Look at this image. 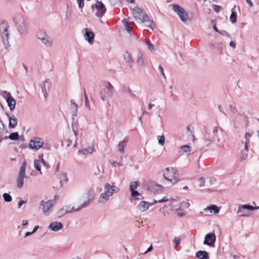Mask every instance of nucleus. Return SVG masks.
Instances as JSON below:
<instances>
[{
    "mask_svg": "<svg viewBox=\"0 0 259 259\" xmlns=\"http://www.w3.org/2000/svg\"><path fill=\"white\" fill-rule=\"evenodd\" d=\"M171 197H168V196H164L161 199L158 201V203H163L166 202H169L170 203V200H171Z\"/></svg>",
    "mask_w": 259,
    "mask_h": 259,
    "instance_id": "nucleus-45",
    "label": "nucleus"
},
{
    "mask_svg": "<svg viewBox=\"0 0 259 259\" xmlns=\"http://www.w3.org/2000/svg\"><path fill=\"white\" fill-rule=\"evenodd\" d=\"M153 249V247H152V245H151L148 248V249H147V250L144 252V254H146L147 252H149V251H151Z\"/></svg>",
    "mask_w": 259,
    "mask_h": 259,
    "instance_id": "nucleus-59",
    "label": "nucleus"
},
{
    "mask_svg": "<svg viewBox=\"0 0 259 259\" xmlns=\"http://www.w3.org/2000/svg\"><path fill=\"white\" fill-rule=\"evenodd\" d=\"M127 144V140L126 139H124L122 141L120 142L117 145V148L118 151L121 154H123L124 151V148L126 146Z\"/></svg>",
    "mask_w": 259,
    "mask_h": 259,
    "instance_id": "nucleus-31",
    "label": "nucleus"
},
{
    "mask_svg": "<svg viewBox=\"0 0 259 259\" xmlns=\"http://www.w3.org/2000/svg\"><path fill=\"white\" fill-rule=\"evenodd\" d=\"M27 201L26 200H20L18 202V208L20 209L22 206L24 204L26 203Z\"/></svg>",
    "mask_w": 259,
    "mask_h": 259,
    "instance_id": "nucleus-54",
    "label": "nucleus"
},
{
    "mask_svg": "<svg viewBox=\"0 0 259 259\" xmlns=\"http://www.w3.org/2000/svg\"><path fill=\"white\" fill-rule=\"evenodd\" d=\"M172 7L173 11L179 17L181 22L185 23L189 19V16L185 9L177 4L173 5Z\"/></svg>",
    "mask_w": 259,
    "mask_h": 259,
    "instance_id": "nucleus-8",
    "label": "nucleus"
},
{
    "mask_svg": "<svg viewBox=\"0 0 259 259\" xmlns=\"http://www.w3.org/2000/svg\"><path fill=\"white\" fill-rule=\"evenodd\" d=\"M132 14L135 19L138 22L143 23L148 18V16L139 7H136L132 10Z\"/></svg>",
    "mask_w": 259,
    "mask_h": 259,
    "instance_id": "nucleus-10",
    "label": "nucleus"
},
{
    "mask_svg": "<svg viewBox=\"0 0 259 259\" xmlns=\"http://www.w3.org/2000/svg\"><path fill=\"white\" fill-rule=\"evenodd\" d=\"M179 176L178 170L173 167L166 168L163 171V176L165 179L173 184L178 182Z\"/></svg>",
    "mask_w": 259,
    "mask_h": 259,
    "instance_id": "nucleus-6",
    "label": "nucleus"
},
{
    "mask_svg": "<svg viewBox=\"0 0 259 259\" xmlns=\"http://www.w3.org/2000/svg\"><path fill=\"white\" fill-rule=\"evenodd\" d=\"M176 213L180 217H183L186 215V213L185 210L181 209V207L178 208L175 210Z\"/></svg>",
    "mask_w": 259,
    "mask_h": 259,
    "instance_id": "nucleus-36",
    "label": "nucleus"
},
{
    "mask_svg": "<svg viewBox=\"0 0 259 259\" xmlns=\"http://www.w3.org/2000/svg\"><path fill=\"white\" fill-rule=\"evenodd\" d=\"M145 23V26L149 27L152 29H154L155 28V25L152 20H149L148 18L144 21Z\"/></svg>",
    "mask_w": 259,
    "mask_h": 259,
    "instance_id": "nucleus-34",
    "label": "nucleus"
},
{
    "mask_svg": "<svg viewBox=\"0 0 259 259\" xmlns=\"http://www.w3.org/2000/svg\"><path fill=\"white\" fill-rule=\"evenodd\" d=\"M158 70L160 72V75H162L164 78H165V75L164 73L163 69L162 67L161 66V65L158 66Z\"/></svg>",
    "mask_w": 259,
    "mask_h": 259,
    "instance_id": "nucleus-53",
    "label": "nucleus"
},
{
    "mask_svg": "<svg viewBox=\"0 0 259 259\" xmlns=\"http://www.w3.org/2000/svg\"><path fill=\"white\" fill-rule=\"evenodd\" d=\"M58 177L60 180V183L61 185H63L64 183H67L68 182L67 175L65 172H59L58 173Z\"/></svg>",
    "mask_w": 259,
    "mask_h": 259,
    "instance_id": "nucleus-26",
    "label": "nucleus"
},
{
    "mask_svg": "<svg viewBox=\"0 0 259 259\" xmlns=\"http://www.w3.org/2000/svg\"><path fill=\"white\" fill-rule=\"evenodd\" d=\"M4 130V125L2 121L0 119V132L3 131Z\"/></svg>",
    "mask_w": 259,
    "mask_h": 259,
    "instance_id": "nucleus-60",
    "label": "nucleus"
},
{
    "mask_svg": "<svg viewBox=\"0 0 259 259\" xmlns=\"http://www.w3.org/2000/svg\"><path fill=\"white\" fill-rule=\"evenodd\" d=\"M42 163H43V164L46 166L47 168H49L50 167V165L49 164V163L48 162H47L45 159L43 158V155L42 154H41V161Z\"/></svg>",
    "mask_w": 259,
    "mask_h": 259,
    "instance_id": "nucleus-56",
    "label": "nucleus"
},
{
    "mask_svg": "<svg viewBox=\"0 0 259 259\" xmlns=\"http://www.w3.org/2000/svg\"><path fill=\"white\" fill-rule=\"evenodd\" d=\"M145 41L149 51H150L151 52H153L156 51V49L155 48L154 45L152 43L149 38L146 37L145 39Z\"/></svg>",
    "mask_w": 259,
    "mask_h": 259,
    "instance_id": "nucleus-33",
    "label": "nucleus"
},
{
    "mask_svg": "<svg viewBox=\"0 0 259 259\" xmlns=\"http://www.w3.org/2000/svg\"><path fill=\"white\" fill-rule=\"evenodd\" d=\"M91 9L96 16L99 18L102 17L106 11V8L104 5L99 1H97L95 6L92 5Z\"/></svg>",
    "mask_w": 259,
    "mask_h": 259,
    "instance_id": "nucleus-12",
    "label": "nucleus"
},
{
    "mask_svg": "<svg viewBox=\"0 0 259 259\" xmlns=\"http://www.w3.org/2000/svg\"><path fill=\"white\" fill-rule=\"evenodd\" d=\"M78 106L75 100L72 99L70 100V111L72 115V118L74 120L75 118L78 114Z\"/></svg>",
    "mask_w": 259,
    "mask_h": 259,
    "instance_id": "nucleus-17",
    "label": "nucleus"
},
{
    "mask_svg": "<svg viewBox=\"0 0 259 259\" xmlns=\"http://www.w3.org/2000/svg\"><path fill=\"white\" fill-rule=\"evenodd\" d=\"M213 9L216 12H219L221 9V8L219 6L215 5L214 6Z\"/></svg>",
    "mask_w": 259,
    "mask_h": 259,
    "instance_id": "nucleus-58",
    "label": "nucleus"
},
{
    "mask_svg": "<svg viewBox=\"0 0 259 259\" xmlns=\"http://www.w3.org/2000/svg\"><path fill=\"white\" fill-rule=\"evenodd\" d=\"M230 20L233 24L236 23L237 20V14L235 12H232L230 17Z\"/></svg>",
    "mask_w": 259,
    "mask_h": 259,
    "instance_id": "nucleus-42",
    "label": "nucleus"
},
{
    "mask_svg": "<svg viewBox=\"0 0 259 259\" xmlns=\"http://www.w3.org/2000/svg\"><path fill=\"white\" fill-rule=\"evenodd\" d=\"M114 91L113 85L109 82L104 84V88L100 92V97L102 101H105L112 96Z\"/></svg>",
    "mask_w": 259,
    "mask_h": 259,
    "instance_id": "nucleus-7",
    "label": "nucleus"
},
{
    "mask_svg": "<svg viewBox=\"0 0 259 259\" xmlns=\"http://www.w3.org/2000/svg\"><path fill=\"white\" fill-rule=\"evenodd\" d=\"M150 207V202L142 201L137 205V208L140 212H144Z\"/></svg>",
    "mask_w": 259,
    "mask_h": 259,
    "instance_id": "nucleus-23",
    "label": "nucleus"
},
{
    "mask_svg": "<svg viewBox=\"0 0 259 259\" xmlns=\"http://www.w3.org/2000/svg\"><path fill=\"white\" fill-rule=\"evenodd\" d=\"M217 128H215L213 130V133L214 134V136L212 137L213 141L215 143L217 146L219 148H223L224 147V142L223 141H221L220 139L215 134L217 133Z\"/></svg>",
    "mask_w": 259,
    "mask_h": 259,
    "instance_id": "nucleus-21",
    "label": "nucleus"
},
{
    "mask_svg": "<svg viewBox=\"0 0 259 259\" xmlns=\"http://www.w3.org/2000/svg\"><path fill=\"white\" fill-rule=\"evenodd\" d=\"M94 34L90 31H87L84 35V39L88 41L89 43L92 44L94 39Z\"/></svg>",
    "mask_w": 259,
    "mask_h": 259,
    "instance_id": "nucleus-28",
    "label": "nucleus"
},
{
    "mask_svg": "<svg viewBox=\"0 0 259 259\" xmlns=\"http://www.w3.org/2000/svg\"><path fill=\"white\" fill-rule=\"evenodd\" d=\"M158 202V201H157L156 200H153V202H150V206H152L153 205H155L156 204V203H157Z\"/></svg>",
    "mask_w": 259,
    "mask_h": 259,
    "instance_id": "nucleus-63",
    "label": "nucleus"
},
{
    "mask_svg": "<svg viewBox=\"0 0 259 259\" xmlns=\"http://www.w3.org/2000/svg\"><path fill=\"white\" fill-rule=\"evenodd\" d=\"M196 256L199 259H209L208 252L206 251H198L196 253Z\"/></svg>",
    "mask_w": 259,
    "mask_h": 259,
    "instance_id": "nucleus-30",
    "label": "nucleus"
},
{
    "mask_svg": "<svg viewBox=\"0 0 259 259\" xmlns=\"http://www.w3.org/2000/svg\"><path fill=\"white\" fill-rule=\"evenodd\" d=\"M2 96L6 99V100L8 99V98L9 99L12 97L11 93L7 91L2 92Z\"/></svg>",
    "mask_w": 259,
    "mask_h": 259,
    "instance_id": "nucleus-44",
    "label": "nucleus"
},
{
    "mask_svg": "<svg viewBox=\"0 0 259 259\" xmlns=\"http://www.w3.org/2000/svg\"><path fill=\"white\" fill-rule=\"evenodd\" d=\"M251 135L250 133H246L245 135V142H249V140H250V138L251 137Z\"/></svg>",
    "mask_w": 259,
    "mask_h": 259,
    "instance_id": "nucleus-52",
    "label": "nucleus"
},
{
    "mask_svg": "<svg viewBox=\"0 0 259 259\" xmlns=\"http://www.w3.org/2000/svg\"><path fill=\"white\" fill-rule=\"evenodd\" d=\"M230 46L233 49H235L236 47V44L234 41H231L229 44Z\"/></svg>",
    "mask_w": 259,
    "mask_h": 259,
    "instance_id": "nucleus-61",
    "label": "nucleus"
},
{
    "mask_svg": "<svg viewBox=\"0 0 259 259\" xmlns=\"http://www.w3.org/2000/svg\"><path fill=\"white\" fill-rule=\"evenodd\" d=\"M247 155H248L247 152L242 151H241V152L240 154L239 157L241 160H245L247 158Z\"/></svg>",
    "mask_w": 259,
    "mask_h": 259,
    "instance_id": "nucleus-46",
    "label": "nucleus"
},
{
    "mask_svg": "<svg viewBox=\"0 0 259 259\" xmlns=\"http://www.w3.org/2000/svg\"><path fill=\"white\" fill-rule=\"evenodd\" d=\"M169 206L172 210H175L178 208L181 207L182 205L180 201L177 199L172 198L170 201Z\"/></svg>",
    "mask_w": 259,
    "mask_h": 259,
    "instance_id": "nucleus-25",
    "label": "nucleus"
},
{
    "mask_svg": "<svg viewBox=\"0 0 259 259\" xmlns=\"http://www.w3.org/2000/svg\"><path fill=\"white\" fill-rule=\"evenodd\" d=\"M42 206V212L45 216H49L53 211L54 205L53 200L44 201L41 200L40 203Z\"/></svg>",
    "mask_w": 259,
    "mask_h": 259,
    "instance_id": "nucleus-13",
    "label": "nucleus"
},
{
    "mask_svg": "<svg viewBox=\"0 0 259 259\" xmlns=\"http://www.w3.org/2000/svg\"><path fill=\"white\" fill-rule=\"evenodd\" d=\"M44 98L46 99L50 92L52 87L51 81L46 79L39 84Z\"/></svg>",
    "mask_w": 259,
    "mask_h": 259,
    "instance_id": "nucleus-15",
    "label": "nucleus"
},
{
    "mask_svg": "<svg viewBox=\"0 0 259 259\" xmlns=\"http://www.w3.org/2000/svg\"><path fill=\"white\" fill-rule=\"evenodd\" d=\"M215 239L216 237L214 234H207L205 236L203 244L208 245L209 246H211L212 244L215 242Z\"/></svg>",
    "mask_w": 259,
    "mask_h": 259,
    "instance_id": "nucleus-18",
    "label": "nucleus"
},
{
    "mask_svg": "<svg viewBox=\"0 0 259 259\" xmlns=\"http://www.w3.org/2000/svg\"><path fill=\"white\" fill-rule=\"evenodd\" d=\"M157 139L158 141V144L161 146H163L165 143V137L163 136H158Z\"/></svg>",
    "mask_w": 259,
    "mask_h": 259,
    "instance_id": "nucleus-43",
    "label": "nucleus"
},
{
    "mask_svg": "<svg viewBox=\"0 0 259 259\" xmlns=\"http://www.w3.org/2000/svg\"><path fill=\"white\" fill-rule=\"evenodd\" d=\"M180 149L183 150L184 153H189L191 151V148L189 145H184L180 147Z\"/></svg>",
    "mask_w": 259,
    "mask_h": 259,
    "instance_id": "nucleus-39",
    "label": "nucleus"
},
{
    "mask_svg": "<svg viewBox=\"0 0 259 259\" xmlns=\"http://www.w3.org/2000/svg\"><path fill=\"white\" fill-rule=\"evenodd\" d=\"M119 190L120 189L117 186L108 183H106L103 187V191L98 198V202L100 204L107 203L113 194L118 193Z\"/></svg>",
    "mask_w": 259,
    "mask_h": 259,
    "instance_id": "nucleus-2",
    "label": "nucleus"
},
{
    "mask_svg": "<svg viewBox=\"0 0 259 259\" xmlns=\"http://www.w3.org/2000/svg\"><path fill=\"white\" fill-rule=\"evenodd\" d=\"M95 151V147L93 145H89L88 147L83 148L78 151V154L80 155H86L87 154H92Z\"/></svg>",
    "mask_w": 259,
    "mask_h": 259,
    "instance_id": "nucleus-20",
    "label": "nucleus"
},
{
    "mask_svg": "<svg viewBox=\"0 0 259 259\" xmlns=\"http://www.w3.org/2000/svg\"><path fill=\"white\" fill-rule=\"evenodd\" d=\"M34 167L35 169L39 172L40 174H42L41 170V164L39 160L35 159L34 160Z\"/></svg>",
    "mask_w": 259,
    "mask_h": 259,
    "instance_id": "nucleus-35",
    "label": "nucleus"
},
{
    "mask_svg": "<svg viewBox=\"0 0 259 259\" xmlns=\"http://www.w3.org/2000/svg\"><path fill=\"white\" fill-rule=\"evenodd\" d=\"M36 37L44 47L51 48L53 46V39L46 31L38 30L36 33Z\"/></svg>",
    "mask_w": 259,
    "mask_h": 259,
    "instance_id": "nucleus-3",
    "label": "nucleus"
},
{
    "mask_svg": "<svg viewBox=\"0 0 259 259\" xmlns=\"http://www.w3.org/2000/svg\"><path fill=\"white\" fill-rule=\"evenodd\" d=\"M199 186L200 187L203 186L205 183L204 178L203 177H200L199 179Z\"/></svg>",
    "mask_w": 259,
    "mask_h": 259,
    "instance_id": "nucleus-55",
    "label": "nucleus"
},
{
    "mask_svg": "<svg viewBox=\"0 0 259 259\" xmlns=\"http://www.w3.org/2000/svg\"><path fill=\"white\" fill-rule=\"evenodd\" d=\"M91 192L89 190L86 191L84 195L87 196V199L85 200L83 203L78 205L77 206H71V205H67L63 206L60 208L58 214L59 216L62 217L66 213H72L73 212L78 211L81 210L82 208H84L88 206L91 202L93 200L92 196L90 195Z\"/></svg>",
    "mask_w": 259,
    "mask_h": 259,
    "instance_id": "nucleus-1",
    "label": "nucleus"
},
{
    "mask_svg": "<svg viewBox=\"0 0 259 259\" xmlns=\"http://www.w3.org/2000/svg\"><path fill=\"white\" fill-rule=\"evenodd\" d=\"M44 145V141L38 137H34L29 142V147L31 149L37 150Z\"/></svg>",
    "mask_w": 259,
    "mask_h": 259,
    "instance_id": "nucleus-14",
    "label": "nucleus"
},
{
    "mask_svg": "<svg viewBox=\"0 0 259 259\" xmlns=\"http://www.w3.org/2000/svg\"><path fill=\"white\" fill-rule=\"evenodd\" d=\"M122 57L125 63V66L128 67H132L134 62L133 58L129 52L125 51L122 54Z\"/></svg>",
    "mask_w": 259,
    "mask_h": 259,
    "instance_id": "nucleus-16",
    "label": "nucleus"
},
{
    "mask_svg": "<svg viewBox=\"0 0 259 259\" xmlns=\"http://www.w3.org/2000/svg\"><path fill=\"white\" fill-rule=\"evenodd\" d=\"M258 209L259 206L255 207L248 204H244L241 205L239 207L237 213L242 217H246L250 215V212Z\"/></svg>",
    "mask_w": 259,
    "mask_h": 259,
    "instance_id": "nucleus-9",
    "label": "nucleus"
},
{
    "mask_svg": "<svg viewBox=\"0 0 259 259\" xmlns=\"http://www.w3.org/2000/svg\"><path fill=\"white\" fill-rule=\"evenodd\" d=\"M13 20L18 31L22 34H26L28 24L23 16L21 14H17L13 17Z\"/></svg>",
    "mask_w": 259,
    "mask_h": 259,
    "instance_id": "nucleus-4",
    "label": "nucleus"
},
{
    "mask_svg": "<svg viewBox=\"0 0 259 259\" xmlns=\"http://www.w3.org/2000/svg\"><path fill=\"white\" fill-rule=\"evenodd\" d=\"M9 126L10 127L14 128L18 123V119L15 116H9Z\"/></svg>",
    "mask_w": 259,
    "mask_h": 259,
    "instance_id": "nucleus-29",
    "label": "nucleus"
},
{
    "mask_svg": "<svg viewBox=\"0 0 259 259\" xmlns=\"http://www.w3.org/2000/svg\"><path fill=\"white\" fill-rule=\"evenodd\" d=\"M124 29L128 32H130L132 29V28L129 25L127 22H125L124 25Z\"/></svg>",
    "mask_w": 259,
    "mask_h": 259,
    "instance_id": "nucleus-51",
    "label": "nucleus"
},
{
    "mask_svg": "<svg viewBox=\"0 0 259 259\" xmlns=\"http://www.w3.org/2000/svg\"><path fill=\"white\" fill-rule=\"evenodd\" d=\"M243 143H244V151L245 152H247L248 151V144L249 142H242Z\"/></svg>",
    "mask_w": 259,
    "mask_h": 259,
    "instance_id": "nucleus-57",
    "label": "nucleus"
},
{
    "mask_svg": "<svg viewBox=\"0 0 259 259\" xmlns=\"http://www.w3.org/2000/svg\"><path fill=\"white\" fill-rule=\"evenodd\" d=\"M6 102H7V103L8 104V106L10 111H13L15 109V107H16V100L14 99V98L13 97H12L11 98H10L9 99L8 98V99H7L6 100Z\"/></svg>",
    "mask_w": 259,
    "mask_h": 259,
    "instance_id": "nucleus-27",
    "label": "nucleus"
},
{
    "mask_svg": "<svg viewBox=\"0 0 259 259\" xmlns=\"http://www.w3.org/2000/svg\"><path fill=\"white\" fill-rule=\"evenodd\" d=\"M136 59V64L138 66L143 68L145 67V62L143 57V54L142 52H139L138 53Z\"/></svg>",
    "mask_w": 259,
    "mask_h": 259,
    "instance_id": "nucleus-22",
    "label": "nucleus"
},
{
    "mask_svg": "<svg viewBox=\"0 0 259 259\" xmlns=\"http://www.w3.org/2000/svg\"><path fill=\"white\" fill-rule=\"evenodd\" d=\"M76 2L77 3L78 7L80 9L83 8L84 6V0H76Z\"/></svg>",
    "mask_w": 259,
    "mask_h": 259,
    "instance_id": "nucleus-49",
    "label": "nucleus"
},
{
    "mask_svg": "<svg viewBox=\"0 0 259 259\" xmlns=\"http://www.w3.org/2000/svg\"><path fill=\"white\" fill-rule=\"evenodd\" d=\"M173 242L175 243V246H177L179 244H180L181 242V239L180 237H175L173 239Z\"/></svg>",
    "mask_w": 259,
    "mask_h": 259,
    "instance_id": "nucleus-47",
    "label": "nucleus"
},
{
    "mask_svg": "<svg viewBox=\"0 0 259 259\" xmlns=\"http://www.w3.org/2000/svg\"><path fill=\"white\" fill-rule=\"evenodd\" d=\"M84 106L86 108L88 109V110H90L91 109V106L88 96L85 93H84Z\"/></svg>",
    "mask_w": 259,
    "mask_h": 259,
    "instance_id": "nucleus-41",
    "label": "nucleus"
},
{
    "mask_svg": "<svg viewBox=\"0 0 259 259\" xmlns=\"http://www.w3.org/2000/svg\"><path fill=\"white\" fill-rule=\"evenodd\" d=\"M8 24L5 21L0 23V36L3 40V44L6 48L10 46L9 41V33L8 31Z\"/></svg>",
    "mask_w": 259,
    "mask_h": 259,
    "instance_id": "nucleus-5",
    "label": "nucleus"
},
{
    "mask_svg": "<svg viewBox=\"0 0 259 259\" xmlns=\"http://www.w3.org/2000/svg\"><path fill=\"white\" fill-rule=\"evenodd\" d=\"M26 165V161H23L19 169L18 176L16 180L17 186L18 188H21L23 186L24 180L25 178Z\"/></svg>",
    "mask_w": 259,
    "mask_h": 259,
    "instance_id": "nucleus-11",
    "label": "nucleus"
},
{
    "mask_svg": "<svg viewBox=\"0 0 259 259\" xmlns=\"http://www.w3.org/2000/svg\"><path fill=\"white\" fill-rule=\"evenodd\" d=\"M153 107H154V104L151 103H150L148 105V109L151 110Z\"/></svg>",
    "mask_w": 259,
    "mask_h": 259,
    "instance_id": "nucleus-64",
    "label": "nucleus"
},
{
    "mask_svg": "<svg viewBox=\"0 0 259 259\" xmlns=\"http://www.w3.org/2000/svg\"><path fill=\"white\" fill-rule=\"evenodd\" d=\"M246 2L249 5L250 7H253V3L251 0H245Z\"/></svg>",
    "mask_w": 259,
    "mask_h": 259,
    "instance_id": "nucleus-62",
    "label": "nucleus"
},
{
    "mask_svg": "<svg viewBox=\"0 0 259 259\" xmlns=\"http://www.w3.org/2000/svg\"><path fill=\"white\" fill-rule=\"evenodd\" d=\"M3 197L4 201L8 203V202H10L12 201V197L10 195V194H9V193H4L3 194Z\"/></svg>",
    "mask_w": 259,
    "mask_h": 259,
    "instance_id": "nucleus-37",
    "label": "nucleus"
},
{
    "mask_svg": "<svg viewBox=\"0 0 259 259\" xmlns=\"http://www.w3.org/2000/svg\"><path fill=\"white\" fill-rule=\"evenodd\" d=\"M131 195L133 197H137V196H138L140 195V193L138 192L136 190H133V191H131Z\"/></svg>",
    "mask_w": 259,
    "mask_h": 259,
    "instance_id": "nucleus-50",
    "label": "nucleus"
},
{
    "mask_svg": "<svg viewBox=\"0 0 259 259\" xmlns=\"http://www.w3.org/2000/svg\"><path fill=\"white\" fill-rule=\"evenodd\" d=\"M110 4L112 6L119 5L121 3V0H108Z\"/></svg>",
    "mask_w": 259,
    "mask_h": 259,
    "instance_id": "nucleus-48",
    "label": "nucleus"
},
{
    "mask_svg": "<svg viewBox=\"0 0 259 259\" xmlns=\"http://www.w3.org/2000/svg\"><path fill=\"white\" fill-rule=\"evenodd\" d=\"M139 184L137 181H133L130 184V191L135 190L138 187Z\"/></svg>",
    "mask_w": 259,
    "mask_h": 259,
    "instance_id": "nucleus-40",
    "label": "nucleus"
},
{
    "mask_svg": "<svg viewBox=\"0 0 259 259\" xmlns=\"http://www.w3.org/2000/svg\"><path fill=\"white\" fill-rule=\"evenodd\" d=\"M19 135L17 132L11 133L8 138L12 141H16L19 139Z\"/></svg>",
    "mask_w": 259,
    "mask_h": 259,
    "instance_id": "nucleus-38",
    "label": "nucleus"
},
{
    "mask_svg": "<svg viewBox=\"0 0 259 259\" xmlns=\"http://www.w3.org/2000/svg\"><path fill=\"white\" fill-rule=\"evenodd\" d=\"M63 228V224L61 222L56 221L51 223L48 227V228L50 230L55 232L59 231L62 229Z\"/></svg>",
    "mask_w": 259,
    "mask_h": 259,
    "instance_id": "nucleus-19",
    "label": "nucleus"
},
{
    "mask_svg": "<svg viewBox=\"0 0 259 259\" xmlns=\"http://www.w3.org/2000/svg\"><path fill=\"white\" fill-rule=\"evenodd\" d=\"M148 189L152 193L155 194L158 192L162 191V187L157 184H152L148 187Z\"/></svg>",
    "mask_w": 259,
    "mask_h": 259,
    "instance_id": "nucleus-24",
    "label": "nucleus"
},
{
    "mask_svg": "<svg viewBox=\"0 0 259 259\" xmlns=\"http://www.w3.org/2000/svg\"><path fill=\"white\" fill-rule=\"evenodd\" d=\"M205 209L208 210L210 213H213L215 214L219 213L220 211L219 208L214 204L207 206Z\"/></svg>",
    "mask_w": 259,
    "mask_h": 259,
    "instance_id": "nucleus-32",
    "label": "nucleus"
}]
</instances>
